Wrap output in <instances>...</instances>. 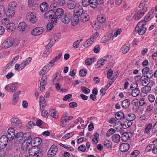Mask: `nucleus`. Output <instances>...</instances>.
Returning <instances> with one entry per match:
<instances>
[{
  "label": "nucleus",
  "mask_w": 157,
  "mask_h": 157,
  "mask_svg": "<svg viewBox=\"0 0 157 157\" xmlns=\"http://www.w3.org/2000/svg\"><path fill=\"white\" fill-rule=\"evenodd\" d=\"M146 25L145 21L141 20L137 25L135 30L140 35H142L146 32L147 28L145 27Z\"/></svg>",
  "instance_id": "f257e3e1"
},
{
  "label": "nucleus",
  "mask_w": 157,
  "mask_h": 157,
  "mask_svg": "<svg viewBox=\"0 0 157 157\" xmlns=\"http://www.w3.org/2000/svg\"><path fill=\"white\" fill-rule=\"evenodd\" d=\"M29 155L32 156L37 155L38 157H42L43 155L42 151L38 147H33L31 148H29Z\"/></svg>",
  "instance_id": "f03ea898"
},
{
  "label": "nucleus",
  "mask_w": 157,
  "mask_h": 157,
  "mask_svg": "<svg viewBox=\"0 0 157 157\" xmlns=\"http://www.w3.org/2000/svg\"><path fill=\"white\" fill-rule=\"evenodd\" d=\"M138 84L136 83H132L130 85V88L132 90L131 95L133 97L138 96L140 92V90L138 88Z\"/></svg>",
  "instance_id": "39448f33"
},
{
  "label": "nucleus",
  "mask_w": 157,
  "mask_h": 157,
  "mask_svg": "<svg viewBox=\"0 0 157 157\" xmlns=\"http://www.w3.org/2000/svg\"><path fill=\"white\" fill-rule=\"evenodd\" d=\"M78 10H76L74 11L75 15V16H78V17L79 16L80 17L81 14H83L84 12H83V10L82 6L79 5L78 6Z\"/></svg>",
  "instance_id": "5701e85b"
},
{
  "label": "nucleus",
  "mask_w": 157,
  "mask_h": 157,
  "mask_svg": "<svg viewBox=\"0 0 157 157\" xmlns=\"http://www.w3.org/2000/svg\"><path fill=\"white\" fill-rule=\"evenodd\" d=\"M115 117L117 120H120L125 118L124 113L121 112H119L116 113Z\"/></svg>",
  "instance_id": "473e14b6"
},
{
  "label": "nucleus",
  "mask_w": 157,
  "mask_h": 157,
  "mask_svg": "<svg viewBox=\"0 0 157 157\" xmlns=\"http://www.w3.org/2000/svg\"><path fill=\"white\" fill-rule=\"evenodd\" d=\"M15 25L13 23H10L7 24L6 25L7 30L9 32H12L15 28Z\"/></svg>",
  "instance_id": "72a5a7b5"
},
{
  "label": "nucleus",
  "mask_w": 157,
  "mask_h": 157,
  "mask_svg": "<svg viewBox=\"0 0 157 157\" xmlns=\"http://www.w3.org/2000/svg\"><path fill=\"white\" fill-rule=\"evenodd\" d=\"M144 86L141 89V91L142 93L147 94L151 91V86L148 85Z\"/></svg>",
  "instance_id": "7c9ffc66"
},
{
  "label": "nucleus",
  "mask_w": 157,
  "mask_h": 157,
  "mask_svg": "<svg viewBox=\"0 0 157 157\" xmlns=\"http://www.w3.org/2000/svg\"><path fill=\"white\" fill-rule=\"evenodd\" d=\"M24 135L22 132H19L17 133L14 136V144L17 147L19 146L22 143Z\"/></svg>",
  "instance_id": "20e7f679"
},
{
  "label": "nucleus",
  "mask_w": 157,
  "mask_h": 157,
  "mask_svg": "<svg viewBox=\"0 0 157 157\" xmlns=\"http://www.w3.org/2000/svg\"><path fill=\"white\" fill-rule=\"evenodd\" d=\"M11 122L12 125L17 128H19L22 126V124L18 118L13 117L11 118Z\"/></svg>",
  "instance_id": "1a4fd4ad"
},
{
  "label": "nucleus",
  "mask_w": 157,
  "mask_h": 157,
  "mask_svg": "<svg viewBox=\"0 0 157 157\" xmlns=\"http://www.w3.org/2000/svg\"><path fill=\"white\" fill-rule=\"evenodd\" d=\"M81 88L82 92L86 94H88L90 92V90L89 89L85 86H82Z\"/></svg>",
  "instance_id": "5fc2aeb1"
},
{
  "label": "nucleus",
  "mask_w": 157,
  "mask_h": 157,
  "mask_svg": "<svg viewBox=\"0 0 157 157\" xmlns=\"http://www.w3.org/2000/svg\"><path fill=\"white\" fill-rule=\"evenodd\" d=\"M90 0H82V6L84 7H86L90 4Z\"/></svg>",
  "instance_id": "0e129e2a"
},
{
  "label": "nucleus",
  "mask_w": 157,
  "mask_h": 157,
  "mask_svg": "<svg viewBox=\"0 0 157 157\" xmlns=\"http://www.w3.org/2000/svg\"><path fill=\"white\" fill-rule=\"evenodd\" d=\"M109 57V56H108L102 59H99L96 66V68H99L106 63L108 61Z\"/></svg>",
  "instance_id": "9d476101"
},
{
  "label": "nucleus",
  "mask_w": 157,
  "mask_h": 157,
  "mask_svg": "<svg viewBox=\"0 0 157 157\" xmlns=\"http://www.w3.org/2000/svg\"><path fill=\"white\" fill-rule=\"evenodd\" d=\"M58 151L57 146L54 144L52 145L48 150L47 155L48 157H52L56 154Z\"/></svg>",
  "instance_id": "6e6552de"
},
{
  "label": "nucleus",
  "mask_w": 157,
  "mask_h": 157,
  "mask_svg": "<svg viewBox=\"0 0 157 157\" xmlns=\"http://www.w3.org/2000/svg\"><path fill=\"white\" fill-rule=\"evenodd\" d=\"M64 13V11L62 9L60 8L57 9L55 13V18H56V19L60 18L63 14Z\"/></svg>",
  "instance_id": "412c9836"
},
{
  "label": "nucleus",
  "mask_w": 157,
  "mask_h": 157,
  "mask_svg": "<svg viewBox=\"0 0 157 157\" xmlns=\"http://www.w3.org/2000/svg\"><path fill=\"white\" fill-rule=\"evenodd\" d=\"M41 142V140L39 137L34 138L30 141V145L35 147H38V146L40 144Z\"/></svg>",
  "instance_id": "ddd939ff"
},
{
  "label": "nucleus",
  "mask_w": 157,
  "mask_h": 157,
  "mask_svg": "<svg viewBox=\"0 0 157 157\" xmlns=\"http://www.w3.org/2000/svg\"><path fill=\"white\" fill-rule=\"evenodd\" d=\"M44 77L45 78L44 79H43V77H42L41 79V81L40 82V85H45L47 82V76L46 75L45 76H44Z\"/></svg>",
  "instance_id": "69168bd1"
},
{
  "label": "nucleus",
  "mask_w": 157,
  "mask_h": 157,
  "mask_svg": "<svg viewBox=\"0 0 157 157\" xmlns=\"http://www.w3.org/2000/svg\"><path fill=\"white\" fill-rule=\"evenodd\" d=\"M97 19L100 22L103 23L105 21L106 18L104 16L101 15L98 17Z\"/></svg>",
  "instance_id": "864d4df0"
},
{
  "label": "nucleus",
  "mask_w": 157,
  "mask_h": 157,
  "mask_svg": "<svg viewBox=\"0 0 157 157\" xmlns=\"http://www.w3.org/2000/svg\"><path fill=\"white\" fill-rule=\"evenodd\" d=\"M130 104V101L128 99H126L122 102V107L124 109L128 108Z\"/></svg>",
  "instance_id": "a878e982"
},
{
  "label": "nucleus",
  "mask_w": 157,
  "mask_h": 157,
  "mask_svg": "<svg viewBox=\"0 0 157 157\" xmlns=\"http://www.w3.org/2000/svg\"><path fill=\"white\" fill-rule=\"evenodd\" d=\"M115 132V130L114 129L112 128L109 129L107 132L106 136L108 137H109Z\"/></svg>",
  "instance_id": "3c124183"
},
{
  "label": "nucleus",
  "mask_w": 157,
  "mask_h": 157,
  "mask_svg": "<svg viewBox=\"0 0 157 157\" xmlns=\"http://www.w3.org/2000/svg\"><path fill=\"white\" fill-rule=\"evenodd\" d=\"M8 142V138L6 135H2L0 138V148L2 149L5 148Z\"/></svg>",
  "instance_id": "9b49d317"
},
{
  "label": "nucleus",
  "mask_w": 157,
  "mask_h": 157,
  "mask_svg": "<svg viewBox=\"0 0 157 157\" xmlns=\"http://www.w3.org/2000/svg\"><path fill=\"white\" fill-rule=\"evenodd\" d=\"M120 136L118 134H115L113 135L112 136V139L113 141L116 143H118L120 140Z\"/></svg>",
  "instance_id": "c756f323"
},
{
  "label": "nucleus",
  "mask_w": 157,
  "mask_h": 157,
  "mask_svg": "<svg viewBox=\"0 0 157 157\" xmlns=\"http://www.w3.org/2000/svg\"><path fill=\"white\" fill-rule=\"evenodd\" d=\"M21 94V92L20 91H18L17 92L14 93V94L13 95V102L14 104L16 103L18 101L19 97V94Z\"/></svg>",
  "instance_id": "2f4dec72"
},
{
  "label": "nucleus",
  "mask_w": 157,
  "mask_h": 157,
  "mask_svg": "<svg viewBox=\"0 0 157 157\" xmlns=\"http://www.w3.org/2000/svg\"><path fill=\"white\" fill-rule=\"evenodd\" d=\"M145 76H142L140 77V81L143 86H147L149 85V80Z\"/></svg>",
  "instance_id": "b1692460"
},
{
  "label": "nucleus",
  "mask_w": 157,
  "mask_h": 157,
  "mask_svg": "<svg viewBox=\"0 0 157 157\" xmlns=\"http://www.w3.org/2000/svg\"><path fill=\"white\" fill-rule=\"evenodd\" d=\"M32 60V58L29 57L24 60L21 63V67L20 68L22 69L26 65H28Z\"/></svg>",
  "instance_id": "4be33fe9"
},
{
  "label": "nucleus",
  "mask_w": 157,
  "mask_h": 157,
  "mask_svg": "<svg viewBox=\"0 0 157 157\" xmlns=\"http://www.w3.org/2000/svg\"><path fill=\"white\" fill-rule=\"evenodd\" d=\"M55 13V11L53 10H51L46 12L44 14V17L47 19H51V22L53 24L56 23L57 19L55 17H54Z\"/></svg>",
  "instance_id": "7ed1b4c3"
},
{
  "label": "nucleus",
  "mask_w": 157,
  "mask_h": 157,
  "mask_svg": "<svg viewBox=\"0 0 157 157\" xmlns=\"http://www.w3.org/2000/svg\"><path fill=\"white\" fill-rule=\"evenodd\" d=\"M16 84L17 83H14L7 85L5 87V89L7 90H10L11 92H13L17 89Z\"/></svg>",
  "instance_id": "dca6fc26"
},
{
  "label": "nucleus",
  "mask_w": 157,
  "mask_h": 157,
  "mask_svg": "<svg viewBox=\"0 0 157 157\" xmlns=\"http://www.w3.org/2000/svg\"><path fill=\"white\" fill-rule=\"evenodd\" d=\"M23 137L26 138L25 139H26V140H27V141H29L30 140L32 139L31 136V134L29 132H27L23 134Z\"/></svg>",
  "instance_id": "09e8293b"
},
{
  "label": "nucleus",
  "mask_w": 157,
  "mask_h": 157,
  "mask_svg": "<svg viewBox=\"0 0 157 157\" xmlns=\"http://www.w3.org/2000/svg\"><path fill=\"white\" fill-rule=\"evenodd\" d=\"M152 126V124L151 123H149L146 125L144 131V133L147 134H149Z\"/></svg>",
  "instance_id": "bb28decb"
},
{
  "label": "nucleus",
  "mask_w": 157,
  "mask_h": 157,
  "mask_svg": "<svg viewBox=\"0 0 157 157\" xmlns=\"http://www.w3.org/2000/svg\"><path fill=\"white\" fill-rule=\"evenodd\" d=\"M89 5L93 8H96L98 6V3L97 0H90Z\"/></svg>",
  "instance_id": "79ce46f5"
},
{
  "label": "nucleus",
  "mask_w": 157,
  "mask_h": 157,
  "mask_svg": "<svg viewBox=\"0 0 157 157\" xmlns=\"http://www.w3.org/2000/svg\"><path fill=\"white\" fill-rule=\"evenodd\" d=\"M93 42V40H92V39L90 38L85 42L84 45L86 47H87L89 46Z\"/></svg>",
  "instance_id": "603ef678"
},
{
  "label": "nucleus",
  "mask_w": 157,
  "mask_h": 157,
  "mask_svg": "<svg viewBox=\"0 0 157 157\" xmlns=\"http://www.w3.org/2000/svg\"><path fill=\"white\" fill-rule=\"evenodd\" d=\"M135 118V115L133 113H130L128 114L126 120H128L129 121H132L134 120Z\"/></svg>",
  "instance_id": "c03bdc74"
},
{
  "label": "nucleus",
  "mask_w": 157,
  "mask_h": 157,
  "mask_svg": "<svg viewBox=\"0 0 157 157\" xmlns=\"http://www.w3.org/2000/svg\"><path fill=\"white\" fill-rule=\"evenodd\" d=\"M87 73V71L86 69H82L80 70L79 74L80 76L83 77L85 76Z\"/></svg>",
  "instance_id": "6e6d98bb"
},
{
  "label": "nucleus",
  "mask_w": 157,
  "mask_h": 157,
  "mask_svg": "<svg viewBox=\"0 0 157 157\" xmlns=\"http://www.w3.org/2000/svg\"><path fill=\"white\" fill-rule=\"evenodd\" d=\"M59 145L69 151H73L74 150V149L70 145H68L67 144H63L61 143L59 144Z\"/></svg>",
  "instance_id": "49530a36"
},
{
  "label": "nucleus",
  "mask_w": 157,
  "mask_h": 157,
  "mask_svg": "<svg viewBox=\"0 0 157 157\" xmlns=\"http://www.w3.org/2000/svg\"><path fill=\"white\" fill-rule=\"evenodd\" d=\"M74 134L73 132H71L70 133H67V134H66L65 135L63 136V138L65 139H68L71 136H72Z\"/></svg>",
  "instance_id": "052dcab7"
},
{
  "label": "nucleus",
  "mask_w": 157,
  "mask_h": 157,
  "mask_svg": "<svg viewBox=\"0 0 157 157\" xmlns=\"http://www.w3.org/2000/svg\"><path fill=\"white\" fill-rule=\"evenodd\" d=\"M82 40H78L75 41L73 44V46L75 48H77L78 47L80 43L82 41Z\"/></svg>",
  "instance_id": "680f3d73"
},
{
  "label": "nucleus",
  "mask_w": 157,
  "mask_h": 157,
  "mask_svg": "<svg viewBox=\"0 0 157 157\" xmlns=\"http://www.w3.org/2000/svg\"><path fill=\"white\" fill-rule=\"evenodd\" d=\"M154 144H151L147 146L145 149L146 152H148L151 151H152V148H153Z\"/></svg>",
  "instance_id": "4d7b16f0"
},
{
  "label": "nucleus",
  "mask_w": 157,
  "mask_h": 157,
  "mask_svg": "<svg viewBox=\"0 0 157 157\" xmlns=\"http://www.w3.org/2000/svg\"><path fill=\"white\" fill-rule=\"evenodd\" d=\"M44 29L42 27H36L32 30L31 34L33 36H37L42 34Z\"/></svg>",
  "instance_id": "f8f14e48"
},
{
  "label": "nucleus",
  "mask_w": 157,
  "mask_h": 157,
  "mask_svg": "<svg viewBox=\"0 0 157 157\" xmlns=\"http://www.w3.org/2000/svg\"><path fill=\"white\" fill-rule=\"evenodd\" d=\"M30 142L26 141V139H25V141L22 143L21 144L22 148L23 150H25L28 147L29 145H30Z\"/></svg>",
  "instance_id": "e433bc0d"
},
{
  "label": "nucleus",
  "mask_w": 157,
  "mask_h": 157,
  "mask_svg": "<svg viewBox=\"0 0 157 157\" xmlns=\"http://www.w3.org/2000/svg\"><path fill=\"white\" fill-rule=\"evenodd\" d=\"M132 124V121H129L128 120H127V121H124L123 124L127 128V126L128 127L131 126Z\"/></svg>",
  "instance_id": "338daca9"
},
{
  "label": "nucleus",
  "mask_w": 157,
  "mask_h": 157,
  "mask_svg": "<svg viewBox=\"0 0 157 157\" xmlns=\"http://www.w3.org/2000/svg\"><path fill=\"white\" fill-rule=\"evenodd\" d=\"M130 148V145L127 143H123L121 144L120 147V151L123 152L127 151Z\"/></svg>",
  "instance_id": "a211bd4d"
},
{
  "label": "nucleus",
  "mask_w": 157,
  "mask_h": 157,
  "mask_svg": "<svg viewBox=\"0 0 157 157\" xmlns=\"http://www.w3.org/2000/svg\"><path fill=\"white\" fill-rule=\"evenodd\" d=\"M94 61L95 59L94 58H89L86 60L85 63L87 65L89 66L93 62H94Z\"/></svg>",
  "instance_id": "a18cd8bd"
},
{
  "label": "nucleus",
  "mask_w": 157,
  "mask_h": 157,
  "mask_svg": "<svg viewBox=\"0 0 157 157\" xmlns=\"http://www.w3.org/2000/svg\"><path fill=\"white\" fill-rule=\"evenodd\" d=\"M13 43V40L11 38H9L6 39L3 42V44L4 48H7L12 46Z\"/></svg>",
  "instance_id": "4468645a"
},
{
  "label": "nucleus",
  "mask_w": 157,
  "mask_h": 157,
  "mask_svg": "<svg viewBox=\"0 0 157 157\" xmlns=\"http://www.w3.org/2000/svg\"><path fill=\"white\" fill-rule=\"evenodd\" d=\"M148 98L149 101L151 102H153L155 99V96L152 94L149 95Z\"/></svg>",
  "instance_id": "e2e57ef3"
},
{
  "label": "nucleus",
  "mask_w": 157,
  "mask_h": 157,
  "mask_svg": "<svg viewBox=\"0 0 157 157\" xmlns=\"http://www.w3.org/2000/svg\"><path fill=\"white\" fill-rule=\"evenodd\" d=\"M112 145V143L109 140H105L104 142V146L106 148L111 147Z\"/></svg>",
  "instance_id": "37998d69"
},
{
  "label": "nucleus",
  "mask_w": 157,
  "mask_h": 157,
  "mask_svg": "<svg viewBox=\"0 0 157 157\" xmlns=\"http://www.w3.org/2000/svg\"><path fill=\"white\" fill-rule=\"evenodd\" d=\"M27 25L25 22H20L18 26V30L19 32H24L27 28Z\"/></svg>",
  "instance_id": "f3484780"
},
{
  "label": "nucleus",
  "mask_w": 157,
  "mask_h": 157,
  "mask_svg": "<svg viewBox=\"0 0 157 157\" xmlns=\"http://www.w3.org/2000/svg\"><path fill=\"white\" fill-rule=\"evenodd\" d=\"M79 18L78 16H74L71 20V25L73 26L76 25L78 22Z\"/></svg>",
  "instance_id": "c85d7f7f"
},
{
  "label": "nucleus",
  "mask_w": 157,
  "mask_h": 157,
  "mask_svg": "<svg viewBox=\"0 0 157 157\" xmlns=\"http://www.w3.org/2000/svg\"><path fill=\"white\" fill-rule=\"evenodd\" d=\"M132 136V134L130 132H124L122 135V140L124 141H126Z\"/></svg>",
  "instance_id": "6ab92c4d"
},
{
  "label": "nucleus",
  "mask_w": 157,
  "mask_h": 157,
  "mask_svg": "<svg viewBox=\"0 0 157 157\" xmlns=\"http://www.w3.org/2000/svg\"><path fill=\"white\" fill-rule=\"evenodd\" d=\"M80 20L83 22H86L87 21L90 19V16L89 15L85 12L80 15Z\"/></svg>",
  "instance_id": "393cba45"
},
{
  "label": "nucleus",
  "mask_w": 157,
  "mask_h": 157,
  "mask_svg": "<svg viewBox=\"0 0 157 157\" xmlns=\"http://www.w3.org/2000/svg\"><path fill=\"white\" fill-rule=\"evenodd\" d=\"M8 140H9L11 141L13 139V138L15 136V134L13 133L10 134H7V135H6Z\"/></svg>",
  "instance_id": "bf43d9fd"
},
{
  "label": "nucleus",
  "mask_w": 157,
  "mask_h": 157,
  "mask_svg": "<svg viewBox=\"0 0 157 157\" xmlns=\"http://www.w3.org/2000/svg\"><path fill=\"white\" fill-rule=\"evenodd\" d=\"M62 21L64 24H67L69 23L70 21V18L69 16L65 15L64 17L62 18Z\"/></svg>",
  "instance_id": "f704fd0d"
},
{
  "label": "nucleus",
  "mask_w": 157,
  "mask_h": 157,
  "mask_svg": "<svg viewBox=\"0 0 157 157\" xmlns=\"http://www.w3.org/2000/svg\"><path fill=\"white\" fill-rule=\"evenodd\" d=\"M6 14L5 9L3 5H0V17L4 16Z\"/></svg>",
  "instance_id": "a19ab883"
},
{
  "label": "nucleus",
  "mask_w": 157,
  "mask_h": 157,
  "mask_svg": "<svg viewBox=\"0 0 157 157\" xmlns=\"http://www.w3.org/2000/svg\"><path fill=\"white\" fill-rule=\"evenodd\" d=\"M99 35V33L96 32L92 35L90 39H92V40H93V41L94 42V40Z\"/></svg>",
  "instance_id": "774afa93"
},
{
  "label": "nucleus",
  "mask_w": 157,
  "mask_h": 157,
  "mask_svg": "<svg viewBox=\"0 0 157 157\" xmlns=\"http://www.w3.org/2000/svg\"><path fill=\"white\" fill-rule=\"evenodd\" d=\"M99 134L96 132L94 133V137L92 139V142L94 144H96L98 141Z\"/></svg>",
  "instance_id": "58836bf2"
},
{
  "label": "nucleus",
  "mask_w": 157,
  "mask_h": 157,
  "mask_svg": "<svg viewBox=\"0 0 157 157\" xmlns=\"http://www.w3.org/2000/svg\"><path fill=\"white\" fill-rule=\"evenodd\" d=\"M26 18L29 20L31 23L33 24L35 23L37 20L34 13L32 12L28 13L26 16Z\"/></svg>",
  "instance_id": "2eb2a0df"
},
{
  "label": "nucleus",
  "mask_w": 157,
  "mask_h": 157,
  "mask_svg": "<svg viewBox=\"0 0 157 157\" xmlns=\"http://www.w3.org/2000/svg\"><path fill=\"white\" fill-rule=\"evenodd\" d=\"M109 36L108 35L105 36L102 38L101 42L103 43H105L109 39Z\"/></svg>",
  "instance_id": "13d9d810"
},
{
  "label": "nucleus",
  "mask_w": 157,
  "mask_h": 157,
  "mask_svg": "<svg viewBox=\"0 0 157 157\" xmlns=\"http://www.w3.org/2000/svg\"><path fill=\"white\" fill-rule=\"evenodd\" d=\"M76 5V2L74 0H69L67 3V7L71 10L74 9Z\"/></svg>",
  "instance_id": "aec40b11"
},
{
  "label": "nucleus",
  "mask_w": 157,
  "mask_h": 157,
  "mask_svg": "<svg viewBox=\"0 0 157 157\" xmlns=\"http://www.w3.org/2000/svg\"><path fill=\"white\" fill-rule=\"evenodd\" d=\"M48 8V5L47 3L44 2L42 3L40 6V9L42 12H45L47 10Z\"/></svg>",
  "instance_id": "cd10ccee"
},
{
  "label": "nucleus",
  "mask_w": 157,
  "mask_h": 157,
  "mask_svg": "<svg viewBox=\"0 0 157 157\" xmlns=\"http://www.w3.org/2000/svg\"><path fill=\"white\" fill-rule=\"evenodd\" d=\"M143 74L145 75L146 77L147 78H151L153 75V72L151 70H150L148 67H146L144 68L142 71Z\"/></svg>",
  "instance_id": "0eeeda50"
},
{
  "label": "nucleus",
  "mask_w": 157,
  "mask_h": 157,
  "mask_svg": "<svg viewBox=\"0 0 157 157\" xmlns=\"http://www.w3.org/2000/svg\"><path fill=\"white\" fill-rule=\"evenodd\" d=\"M69 121L67 118H61V125L64 127L68 123Z\"/></svg>",
  "instance_id": "8fccbe9b"
},
{
  "label": "nucleus",
  "mask_w": 157,
  "mask_h": 157,
  "mask_svg": "<svg viewBox=\"0 0 157 157\" xmlns=\"http://www.w3.org/2000/svg\"><path fill=\"white\" fill-rule=\"evenodd\" d=\"M130 49V45L129 44L124 45L122 47V52L124 54H126L129 51Z\"/></svg>",
  "instance_id": "4c0bfd02"
},
{
  "label": "nucleus",
  "mask_w": 157,
  "mask_h": 157,
  "mask_svg": "<svg viewBox=\"0 0 157 157\" xmlns=\"http://www.w3.org/2000/svg\"><path fill=\"white\" fill-rule=\"evenodd\" d=\"M15 13V10H9L8 9V11L6 13V15L9 17H11L13 16L14 14Z\"/></svg>",
  "instance_id": "ea45409f"
},
{
  "label": "nucleus",
  "mask_w": 157,
  "mask_h": 157,
  "mask_svg": "<svg viewBox=\"0 0 157 157\" xmlns=\"http://www.w3.org/2000/svg\"><path fill=\"white\" fill-rule=\"evenodd\" d=\"M147 8H144L139 10L133 16V18L135 20H138L144 15L147 11Z\"/></svg>",
  "instance_id": "423d86ee"
},
{
  "label": "nucleus",
  "mask_w": 157,
  "mask_h": 157,
  "mask_svg": "<svg viewBox=\"0 0 157 157\" xmlns=\"http://www.w3.org/2000/svg\"><path fill=\"white\" fill-rule=\"evenodd\" d=\"M153 17L154 15L153 14H151L150 13H148L145 16L144 18V21H145L146 23V22L148 21L152 18Z\"/></svg>",
  "instance_id": "de8ad7c7"
},
{
  "label": "nucleus",
  "mask_w": 157,
  "mask_h": 157,
  "mask_svg": "<svg viewBox=\"0 0 157 157\" xmlns=\"http://www.w3.org/2000/svg\"><path fill=\"white\" fill-rule=\"evenodd\" d=\"M16 6L17 3L15 2H12L9 4L8 9L10 10H15Z\"/></svg>",
  "instance_id": "c9c22d12"
}]
</instances>
